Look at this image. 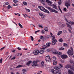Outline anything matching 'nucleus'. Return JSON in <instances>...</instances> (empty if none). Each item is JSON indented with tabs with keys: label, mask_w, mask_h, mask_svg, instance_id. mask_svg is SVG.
I'll list each match as a JSON object with an SVG mask.
<instances>
[{
	"label": "nucleus",
	"mask_w": 74,
	"mask_h": 74,
	"mask_svg": "<svg viewBox=\"0 0 74 74\" xmlns=\"http://www.w3.org/2000/svg\"><path fill=\"white\" fill-rule=\"evenodd\" d=\"M42 4H44V3H45V0H42ZM46 2L49 5H53V8L56 10H57V7L56 5H55L53 4L52 5V2L49 1V0H46Z\"/></svg>",
	"instance_id": "1"
},
{
	"label": "nucleus",
	"mask_w": 74,
	"mask_h": 74,
	"mask_svg": "<svg viewBox=\"0 0 74 74\" xmlns=\"http://www.w3.org/2000/svg\"><path fill=\"white\" fill-rule=\"evenodd\" d=\"M65 21H66L67 22L66 24L68 26V27L70 28V29H72L71 27V26H70L69 24H70L71 25H74V22H72V21L69 22L68 21H67V19H66Z\"/></svg>",
	"instance_id": "2"
},
{
	"label": "nucleus",
	"mask_w": 74,
	"mask_h": 74,
	"mask_svg": "<svg viewBox=\"0 0 74 74\" xmlns=\"http://www.w3.org/2000/svg\"><path fill=\"white\" fill-rule=\"evenodd\" d=\"M38 8H40V10L41 11H44V12H47V14H49V12L47 9H45L44 7H42V6H39L38 7Z\"/></svg>",
	"instance_id": "3"
},
{
	"label": "nucleus",
	"mask_w": 74,
	"mask_h": 74,
	"mask_svg": "<svg viewBox=\"0 0 74 74\" xmlns=\"http://www.w3.org/2000/svg\"><path fill=\"white\" fill-rule=\"evenodd\" d=\"M47 8L51 12H55V13H57V14L58 13V12L56 11V10L50 7H47Z\"/></svg>",
	"instance_id": "4"
},
{
	"label": "nucleus",
	"mask_w": 74,
	"mask_h": 74,
	"mask_svg": "<svg viewBox=\"0 0 74 74\" xmlns=\"http://www.w3.org/2000/svg\"><path fill=\"white\" fill-rule=\"evenodd\" d=\"M54 69L56 70H58V71L57 74H61V67L60 66H56L54 67Z\"/></svg>",
	"instance_id": "5"
},
{
	"label": "nucleus",
	"mask_w": 74,
	"mask_h": 74,
	"mask_svg": "<svg viewBox=\"0 0 74 74\" xmlns=\"http://www.w3.org/2000/svg\"><path fill=\"white\" fill-rule=\"evenodd\" d=\"M40 61L38 60H36L33 61L32 62V66L34 67H35L36 66H37V63L39 62Z\"/></svg>",
	"instance_id": "6"
},
{
	"label": "nucleus",
	"mask_w": 74,
	"mask_h": 74,
	"mask_svg": "<svg viewBox=\"0 0 74 74\" xmlns=\"http://www.w3.org/2000/svg\"><path fill=\"white\" fill-rule=\"evenodd\" d=\"M65 68L66 69H69V68H70V69L72 70V71H74V65H73V67H71V66L69 65H67L65 66Z\"/></svg>",
	"instance_id": "7"
},
{
	"label": "nucleus",
	"mask_w": 74,
	"mask_h": 74,
	"mask_svg": "<svg viewBox=\"0 0 74 74\" xmlns=\"http://www.w3.org/2000/svg\"><path fill=\"white\" fill-rule=\"evenodd\" d=\"M65 5L67 7V8H69V7L70 6L71 3L69 1H66L65 2Z\"/></svg>",
	"instance_id": "8"
},
{
	"label": "nucleus",
	"mask_w": 74,
	"mask_h": 74,
	"mask_svg": "<svg viewBox=\"0 0 74 74\" xmlns=\"http://www.w3.org/2000/svg\"><path fill=\"white\" fill-rule=\"evenodd\" d=\"M45 60L47 62H49L51 61V58L49 56H46L45 57Z\"/></svg>",
	"instance_id": "9"
},
{
	"label": "nucleus",
	"mask_w": 74,
	"mask_h": 74,
	"mask_svg": "<svg viewBox=\"0 0 74 74\" xmlns=\"http://www.w3.org/2000/svg\"><path fill=\"white\" fill-rule=\"evenodd\" d=\"M39 14L40 16H41L42 19L43 20H44V18L45 17L44 15L42 13H39Z\"/></svg>",
	"instance_id": "10"
},
{
	"label": "nucleus",
	"mask_w": 74,
	"mask_h": 74,
	"mask_svg": "<svg viewBox=\"0 0 74 74\" xmlns=\"http://www.w3.org/2000/svg\"><path fill=\"white\" fill-rule=\"evenodd\" d=\"M67 53L68 55H71V56L73 55V52L70 50H69L67 52Z\"/></svg>",
	"instance_id": "11"
},
{
	"label": "nucleus",
	"mask_w": 74,
	"mask_h": 74,
	"mask_svg": "<svg viewBox=\"0 0 74 74\" xmlns=\"http://www.w3.org/2000/svg\"><path fill=\"white\" fill-rule=\"evenodd\" d=\"M34 55H37L39 53V51L38 50H35L34 52Z\"/></svg>",
	"instance_id": "12"
},
{
	"label": "nucleus",
	"mask_w": 74,
	"mask_h": 74,
	"mask_svg": "<svg viewBox=\"0 0 74 74\" xmlns=\"http://www.w3.org/2000/svg\"><path fill=\"white\" fill-rule=\"evenodd\" d=\"M51 73H52L53 74H58L57 72L56 71L54 70L53 69H52L51 70Z\"/></svg>",
	"instance_id": "13"
},
{
	"label": "nucleus",
	"mask_w": 74,
	"mask_h": 74,
	"mask_svg": "<svg viewBox=\"0 0 74 74\" xmlns=\"http://www.w3.org/2000/svg\"><path fill=\"white\" fill-rule=\"evenodd\" d=\"M61 56L62 59H66V58H67V56L65 55H61Z\"/></svg>",
	"instance_id": "14"
},
{
	"label": "nucleus",
	"mask_w": 74,
	"mask_h": 74,
	"mask_svg": "<svg viewBox=\"0 0 74 74\" xmlns=\"http://www.w3.org/2000/svg\"><path fill=\"white\" fill-rule=\"evenodd\" d=\"M54 54L56 55H61L62 54V53L58 51H55L53 52Z\"/></svg>",
	"instance_id": "15"
},
{
	"label": "nucleus",
	"mask_w": 74,
	"mask_h": 74,
	"mask_svg": "<svg viewBox=\"0 0 74 74\" xmlns=\"http://www.w3.org/2000/svg\"><path fill=\"white\" fill-rule=\"evenodd\" d=\"M56 42H57V40L55 39L54 40L52 41V45H55L56 44Z\"/></svg>",
	"instance_id": "16"
},
{
	"label": "nucleus",
	"mask_w": 74,
	"mask_h": 74,
	"mask_svg": "<svg viewBox=\"0 0 74 74\" xmlns=\"http://www.w3.org/2000/svg\"><path fill=\"white\" fill-rule=\"evenodd\" d=\"M68 72L69 74H74L73 72L71 71L70 70H68Z\"/></svg>",
	"instance_id": "17"
},
{
	"label": "nucleus",
	"mask_w": 74,
	"mask_h": 74,
	"mask_svg": "<svg viewBox=\"0 0 74 74\" xmlns=\"http://www.w3.org/2000/svg\"><path fill=\"white\" fill-rule=\"evenodd\" d=\"M32 61H29L26 64L27 66H29L30 65V63H32Z\"/></svg>",
	"instance_id": "18"
},
{
	"label": "nucleus",
	"mask_w": 74,
	"mask_h": 74,
	"mask_svg": "<svg viewBox=\"0 0 74 74\" xmlns=\"http://www.w3.org/2000/svg\"><path fill=\"white\" fill-rule=\"evenodd\" d=\"M39 53L40 54H42V53H44V50H41L39 51Z\"/></svg>",
	"instance_id": "19"
},
{
	"label": "nucleus",
	"mask_w": 74,
	"mask_h": 74,
	"mask_svg": "<svg viewBox=\"0 0 74 74\" xmlns=\"http://www.w3.org/2000/svg\"><path fill=\"white\" fill-rule=\"evenodd\" d=\"M41 66L42 67H44V61H42L41 62Z\"/></svg>",
	"instance_id": "20"
},
{
	"label": "nucleus",
	"mask_w": 74,
	"mask_h": 74,
	"mask_svg": "<svg viewBox=\"0 0 74 74\" xmlns=\"http://www.w3.org/2000/svg\"><path fill=\"white\" fill-rule=\"evenodd\" d=\"M63 33V32L62 31H60L58 32V33L57 34L58 36H60L61 34Z\"/></svg>",
	"instance_id": "21"
},
{
	"label": "nucleus",
	"mask_w": 74,
	"mask_h": 74,
	"mask_svg": "<svg viewBox=\"0 0 74 74\" xmlns=\"http://www.w3.org/2000/svg\"><path fill=\"white\" fill-rule=\"evenodd\" d=\"M56 57L55 56H53L52 58V60H53V61H54L55 60H56Z\"/></svg>",
	"instance_id": "22"
},
{
	"label": "nucleus",
	"mask_w": 74,
	"mask_h": 74,
	"mask_svg": "<svg viewBox=\"0 0 74 74\" xmlns=\"http://www.w3.org/2000/svg\"><path fill=\"white\" fill-rule=\"evenodd\" d=\"M51 42L47 43L46 44L47 46L46 47H49L50 46V44H51Z\"/></svg>",
	"instance_id": "23"
},
{
	"label": "nucleus",
	"mask_w": 74,
	"mask_h": 74,
	"mask_svg": "<svg viewBox=\"0 0 74 74\" xmlns=\"http://www.w3.org/2000/svg\"><path fill=\"white\" fill-rule=\"evenodd\" d=\"M44 29L46 32H48V27H44Z\"/></svg>",
	"instance_id": "24"
},
{
	"label": "nucleus",
	"mask_w": 74,
	"mask_h": 74,
	"mask_svg": "<svg viewBox=\"0 0 74 74\" xmlns=\"http://www.w3.org/2000/svg\"><path fill=\"white\" fill-rule=\"evenodd\" d=\"M58 4H59V5H60V4H61L62 3V1H61V0L58 1Z\"/></svg>",
	"instance_id": "25"
},
{
	"label": "nucleus",
	"mask_w": 74,
	"mask_h": 74,
	"mask_svg": "<svg viewBox=\"0 0 74 74\" xmlns=\"http://www.w3.org/2000/svg\"><path fill=\"white\" fill-rule=\"evenodd\" d=\"M10 4V3L9 2H5L3 4L5 5H8Z\"/></svg>",
	"instance_id": "26"
},
{
	"label": "nucleus",
	"mask_w": 74,
	"mask_h": 74,
	"mask_svg": "<svg viewBox=\"0 0 74 74\" xmlns=\"http://www.w3.org/2000/svg\"><path fill=\"white\" fill-rule=\"evenodd\" d=\"M66 25V24H63L61 25V27H64V26Z\"/></svg>",
	"instance_id": "27"
},
{
	"label": "nucleus",
	"mask_w": 74,
	"mask_h": 74,
	"mask_svg": "<svg viewBox=\"0 0 74 74\" xmlns=\"http://www.w3.org/2000/svg\"><path fill=\"white\" fill-rule=\"evenodd\" d=\"M23 4L25 5H27V3L26 2H23Z\"/></svg>",
	"instance_id": "28"
},
{
	"label": "nucleus",
	"mask_w": 74,
	"mask_h": 74,
	"mask_svg": "<svg viewBox=\"0 0 74 74\" xmlns=\"http://www.w3.org/2000/svg\"><path fill=\"white\" fill-rule=\"evenodd\" d=\"M56 64H57V62L56 61H54L53 62V65H55Z\"/></svg>",
	"instance_id": "29"
},
{
	"label": "nucleus",
	"mask_w": 74,
	"mask_h": 74,
	"mask_svg": "<svg viewBox=\"0 0 74 74\" xmlns=\"http://www.w3.org/2000/svg\"><path fill=\"white\" fill-rule=\"evenodd\" d=\"M59 42H63V39L62 38H60L59 40Z\"/></svg>",
	"instance_id": "30"
},
{
	"label": "nucleus",
	"mask_w": 74,
	"mask_h": 74,
	"mask_svg": "<svg viewBox=\"0 0 74 74\" xmlns=\"http://www.w3.org/2000/svg\"><path fill=\"white\" fill-rule=\"evenodd\" d=\"M25 10H26V11L27 12H30V10H29V9L25 8Z\"/></svg>",
	"instance_id": "31"
},
{
	"label": "nucleus",
	"mask_w": 74,
	"mask_h": 74,
	"mask_svg": "<svg viewBox=\"0 0 74 74\" xmlns=\"http://www.w3.org/2000/svg\"><path fill=\"white\" fill-rule=\"evenodd\" d=\"M18 25H19L20 27L21 28H23V27L22 26V25H21V23H18Z\"/></svg>",
	"instance_id": "32"
},
{
	"label": "nucleus",
	"mask_w": 74,
	"mask_h": 74,
	"mask_svg": "<svg viewBox=\"0 0 74 74\" xmlns=\"http://www.w3.org/2000/svg\"><path fill=\"white\" fill-rule=\"evenodd\" d=\"M22 67V66L19 65H18V66H17L16 67V68H19V67Z\"/></svg>",
	"instance_id": "33"
},
{
	"label": "nucleus",
	"mask_w": 74,
	"mask_h": 74,
	"mask_svg": "<svg viewBox=\"0 0 74 74\" xmlns=\"http://www.w3.org/2000/svg\"><path fill=\"white\" fill-rule=\"evenodd\" d=\"M59 10L60 11V12H61V13H62L63 12H62V10H61L60 8V6H58V7Z\"/></svg>",
	"instance_id": "34"
},
{
	"label": "nucleus",
	"mask_w": 74,
	"mask_h": 74,
	"mask_svg": "<svg viewBox=\"0 0 74 74\" xmlns=\"http://www.w3.org/2000/svg\"><path fill=\"white\" fill-rule=\"evenodd\" d=\"M63 49H64V48H59V50H63Z\"/></svg>",
	"instance_id": "35"
},
{
	"label": "nucleus",
	"mask_w": 74,
	"mask_h": 74,
	"mask_svg": "<svg viewBox=\"0 0 74 74\" xmlns=\"http://www.w3.org/2000/svg\"><path fill=\"white\" fill-rule=\"evenodd\" d=\"M31 38L32 41H34V38H33V37L32 36H31Z\"/></svg>",
	"instance_id": "36"
},
{
	"label": "nucleus",
	"mask_w": 74,
	"mask_h": 74,
	"mask_svg": "<svg viewBox=\"0 0 74 74\" xmlns=\"http://www.w3.org/2000/svg\"><path fill=\"white\" fill-rule=\"evenodd\" d=\"M39 27H40L41 28H43V27L41 25H38Z\"/></svg>",
	"instance_id": "37"
},
{
	"label": "nucleus",
	"mask_w": 74,
	"mask_h": 74,
	"mask_svg": "<svg viewBox=\"0 0 74 74\" xmlns=\"http://www.w3.org/2000/svg\"><path fill=\"white\" fill-rule=\"evenodd\" d=\"M57 23L59 25H61L62 24V23L61 22L59 21V22H57Z\"/></svg>",
	"instance_id": "38"
},
{
	"label": "nucleus",
	"mask_w": 74,
	"mask_h": 74,
	"mask_svg": "<svg viewBox=\"0 0 74 74\" xmlns=\"http://www.w3.org/2000/svg\"><path fill=\"white\" fill-rule=\"evenodd\" d=\"M50 34L51 35L52 37H54V36H53V34H52V33L50 32Z\"/></svg>",
	"instance_id": "39"
},
{
	"label": "nucleus",
	"mask_w": 74,
	"mask_h": 74,
	"mask_svg": "<svg viewBox=\"0 0 74 74\" xmlns=\"http://www.w3.org/2000/svg\"><path fill=\"white\" fill-rule=\"evenodd\" d=\"M70 62L71 63H73V64H74V62L73 60H70Z\"/></svg>",
	"instance_id": "40"
},
{
	"label": "nucleus",
	"mask_w": 74,
	"mask_h": 74,
	"mask_svg": "<svg viewBox=\"0 0 74 74\" xmlns=\"http://www.w3.org/2000/svg\"><path fill=\"white\" fill-rule=\"evenodd\" d=\"M47 47V46L46 47V46L45 45H44L43 46H42V48H43V49H45V48Z\"/></svg>",
	"instance_id": "41"
},
{
	"label": "nucleus",
	"mask_w": 74,
	"mask_h": 74,
	"mask_svg": "<svg viewBox=\"0 0 74 74\" xmlns=\"http://www.w3.org/2000/svg\"><path fill=\"white\" fill-rule=\"evenodd\" d=\"M18 4L16 3H15L12 5L13 6H17Z\"/></svg>",
	"instance_id": "42"
},
{
	"label": "nucleus",
	"mask_w": 74,
	"mask_h": 74,
	"mask_svg": "<svg viewBox=\"0 0 74 74\" xmlns=\"http://www.w3.org/2000/svg\"><path fill=\"white\" fill-rule=\"evenodd\" d=\"M13 2H14V3H17L18 1L17 0H13Z\"/></svg>",
	"instance_id": "43"
},
{
	"label": "nucleus",
	"mask_w": 74,
	"mask_h": 74,
	"mask_svg": "<svg viewBox=\"0 0 74 74\" xmlns=\"http://www.w3.org/2000/svg\"><path fill=\"white\" fill-rule=\"evenodd\" d=\"M43 38H44V37L43 36H40V38L41 40H42V39H43Z\"/></svg>",
	"instance_id": "44"
},
{
	"label": "nucleus",
	"mask_w": 74,
	"mask_h": 74,
	"mask_svg": "<svg viewBox=\"0 0 74 74\" xmlns=\"http://www.w3.org/2000/svg\"><path fill=\"white\" fill-rule=\"evenodd\" d=\"M15 15H18V16H20V14L19 13H17L16 14V13H14Z\"/></svg>",
	"instance_id": "45"
},
{
	"label": "nucleus",
	"mask_w": 74,
	"mask_h": 74,
	"mask_svg": "<svg viewBox=\"0 0 74 74\" xmlns=\"http://www.w3.org/2000/svg\"><path fill=\"white\" fill-rule=\"evenodd\" d=\"M22 71H23V72H26V70L25 69H22Z\"/></svg>",
	"instance_id": "46"
},
{
	"label": "nucleus",
	"mask_w": 74,
	"mask_h": 74,
	"mask_svg": "<svg viewBox=\"0 0 74 74\" xmlns=\"http://www.w3.org/2000/svg\"><path fill=\"white\" fill-rule=\"evenodd\" d=\"M41 33H42V34H44V33H45V31L44 30H42L41 31Z\"/></svg>",
	"instance_id": "47"
},
{
	"label": "nucleus",
	"mask_w": 74,
	"mask_h": 74,
	"mask_svg": "<svg viewBox=\"0 0 74 74\" xmlns=\"http://www.w3.org/2000/svg\"><path fill=\"white\" fill-rule=\"evenodd\" d=\"M2 61H3V59L1 58V59L0 60V63H2Z\"/></svg>",
	"instance_id": "48"
},
{
	"label": "nucleus",
	"mask_w": 74,
	"mask_h": 74,
	"mask_svg": "<svg viewBox=\"0 0 74 74\" xmlns=\"http://www.w3.org/2000/svg\"><path fill=\"white\" fill-rule=\"evenodd\" d=\"M5 47H3V48H1V49H0V51H3V49H4V48H5Z\"/></svg>",
	"instance_id": "49"
},
{
	"label": "nucleus",
	"mask_w": 74,
	"mask_h": 74,
	"mask_svg": "<svg viewBox=\"0 0 74 74\" xmlns=\"http://www.w3.org/2000/svg\"><path fill=\"white\" fill-rule=\"evenodd\" d=\"M64 45L65 46V47H66L67 45V44L66 43H64Z\"/></svg>",
	"instance_id": "50"
},
{
	"label": "nucleus",
	"mask_w": 74,
	"mask_h": 74,
	"mask_svg": "<svg viewBox=\"0 0 74 74\" xmlns=\"http://www.w3.org/2000/svg\"><path fill=\"white\" fill-rule=\"evenodd\" d=\"M7 8L8 9H10V5H8L7 7Z\"/></svg>",
	"instance_id": "51"
},
{
	"label": "nucleus",
	"mask_w": 74,
	"mask_h": 74,
	"mask_svg": "<svg viewBox=\"0 0 74 74\" xmlns=\"http://www.w3.org/2000/svg\"><path fill=\"white\" fill-rule=\"evenodd\" d=\"M55 37L53 36V37H52V40H55Z\"/></svg>",
	"instance_id": "52"
},
{
	"label": "nucleus",
	"mask_w": 74,
	"mask_h": 74,
	"mask_svg": "<svg viewBox=\"0 0 74 74\" xmlns=\"http://www.w3.org/2000/svg\"><path fill=\"white\" fill-rule=\"evenodd\" d=\"M64 11L66 12L67 11V8H64Z\"/></svg>",
	"instance_id": "53"
},
{
	"label": "nucleus",
	"mask_w": 74,
	"mask_h": 74,
	"mask_svg": "<svg viewBox=\"0 0 74 74\" xmlns=\"http://www.w3.org/2000/svg\"><path fill=\"white\" fill-rule=\"evenodd\" d=\"M40 32V30H38L36 31L35 32V34H36V33H37V32Z\"/></svg>",
	"instance_id": "54"
},
{
	"label": "nucleus",
	"mask_w": 74,
	"mask_h": 74,
	"mask_svg": "<svg viewBox=\"0 0 74 74\" xmlns=\"http://www.w3.org/2000/svg\"><path fill=\"white\" fill-rule=\"evenodd\" d=\"M9 53V52L8 51V52H6V55H8Z\"/></svg>",
	"instance_id": "55"
},
{
	"label": "nucleus",
	"mask_w": 74,
	"mask_h": 74,
	"mask_svg": "<svg viewBox=\"0 0 74 74\" xmlns=\"http://www.w3.org/2000/svg\"><path fill=\"white\" fill-rule=\"evenodd\" d=\"M59 65L61 67H63V66L62 65L60 64H59Z\"/></svg>",
	"instance_id": "56"
},
{
	"label": "nucleus",
	"mask_w": 74,
	"mask_h": 74,
	"mask_svg": "<svg viewBox=\"0 0 74 74\" xmlns=\"http://www.w3.org/2000/svg\"><path fill=\"white\" fill-rule=\"evenodd\" d=\"M71 51H73V47H71Z\"/></svg>",
	"instance_id": "57"
},
{
	"label": "nucleus",
	"mask_w": 74,
	"mask_h": 74,
	"mask_svg": "<svg viewBox=\"0 0 74 74\" xmlns=\"http://www.w3.org/2000/svg\"><path fill=\"white\" fill-rule=\"evenodd\" d=\"M47 38H51V36H49L47 37Z\"/></svg>",
	"instance_id": "58"
},
{
	"label": "nucleus",
	"mask_w": 74,
	"mask_h": 74,
	"mask_svg": "<svg viewBox=\"0 0 74 74\" xmlns=\"http://www.w3.org/2000/svg\"><path fill=\"white\" fill-rule=\"evenodd\" d=\"M23 16L24 17V18H26V16H25V15L23 14Z\"/></svg>",
	"instance_id": "59"
},
{
	"label": "nucleus",
	"mask_w": 74,
	"mask_h": 74,
	"mask_svg": "<svg viewBox=\"0 0 74 74\" xmlns=\"http://www.w3.org/2000/svg\"><path fill=\"white\" fill-rule=\"evenodd\" d=\"M35 10H36V11H38V8H36L35 9Z\"/></svg>",
	"instance_id": "60"
},
{
	"label": "nucleus",
	"mask_w": 74,
	"mask_h": 74,
	"mask_svg": "<svg viewBox=\"0 0 74 74\" xmlns=\"http://www.w3.org/2000/svg\"><path fill=\"white\" fill-rule=\"evenodd\" d=\"M15 59V57H13L12 58V60H14Z\"/></svg>",
	"instance_id": "61"
},
{
	"label": "nucleus",
	"mask_w": 74,
	"mask_h": 74,
	"mask_svg": "<svg viewBox=\"0 0 74 74\" xmlns=\"http://www.w3.org/2000/svg\"><path fill=\"white\" fill-rule=\"evenodd\" d=\"M18 49V50H21V48H19V47H18L17 48Z\"/></svg>",
	"instance_id": "62"
},
{
	"label": "nucleus",
	"mask_w": 74,
	"mask_h": 74,
	"mask_svg": "<svg viewBox=\"0 0 74 74\" xmlns=\"http://www.w3.org/2000/svg\"><path fill=\"white\" fill-rule=\"evenodd\" d=\"M12 52H15V50H13L12 51Z\"/></svg>",
	"instance_id": "63"
},
{
	"label": "nucleus",
	"mask_w": 74,
	"mask_h": 74,
	"mask_svg": "<svg viewBox=\"0 0 74 74\" xmlns=\"http://www.w3.org/2000/svg\"><path fill=\"white\" fill-rule=\"evenodd\" d=\"M23 74H26V73H25V72H23Z\"/></svg>",
	"instance_id": "64"
}]
</instances>
